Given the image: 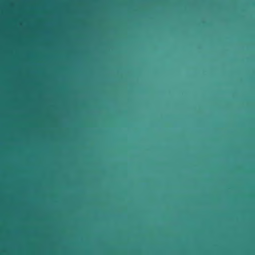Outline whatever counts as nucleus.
Masks as SVG:
<instances>
[{
	"label": "nucleus",
	"instance_id": "1",
	"mask_svg": "<svg viewBox=\"0 0 255 255\" xmlns=\"http://www.w3.org/2000/svg\"><path fill=\"white\" fill-rule=\"evenodd\" d=\"M156 123H157V125H158V117L157 116V118H156Z\"/></svg>",
	"mask_w": 255,
	"mask_h": 255
},
{
	"label": "nucleus",
	"instance_id": "2",
	"mask_svg": "<svg viewBox=\"0 0 255 255\" xmlns=\"http://www.w3.org/2000/svg\"><path fill=\"white\" fill-rule=\"evenodd\" d=\"M156 102H157V103L158 102V101H157V100L156 101Z\"/></svg>",
	"mask_w": 255,
	"mask_h": 255
}]
</instances>
